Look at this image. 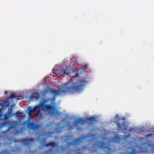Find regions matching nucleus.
<instances>
[{
    "label": "nucleus",
    "instance_id": "35",
    "mask_svg": "<svg viewBox=\"0 0 154 154\" xmlns=\"http://www.w3.org/2000/svg\"><path fill=\"white\" fill-rule=\"evenodd\" d=\"M48 134H49V135L51 134L50 132V131H49Z\"/></svg>",
    "mask_w": 154,
    "mask_h": 154
},
{
    "label": "nucleus",
    "instance_id": "23",
    "mask_svg": "<svg viewBox=\"0 0 154 154\" xmlns=\"http://www.w3.org/2000/svg\"><path fill=\"white\" fill-rule=\"evenodd\" d=\"M43 140L45 142L43 144V146H45L46 147L48 146V143H45L46 142V139L45 138H44L43 139Z\"/></svg>",
    "mask_w": 154,
    "mask_h": 154
},
{
    "label": "nucleus",
    "instance_id": "21",
    "mask_svg": "<svg viewBox=\"0 0 154 154\" xmlns=\"http://www.w3.org/2000/svg\"><path fill=\"white\" fill-rule=\"evenodd\" d=\"M137 153V151L135 149L132 150V152H130L129 154H136Z\"/></svg>",
    "mask_w": 154,
    "mask_h": 154
},
{
    "label": "nucleus",
    "instance_id": "18",
    "mask_svg": "<svg viewBox=\"0 0 154 154\" xmlns=\"http://www.w3.org/2000/svg\"><path fill=\"white\" fill-rule=\"evenodd\" d=\"M39 98V96H33L32 95H31L30 96V99L32 100H33L35 99L36 100H37Z\"/></svg>",
    "mask_w": 154,
    "mask_h": 154
},
{
    "label": "nucleus",
    "instance_id": "25",
    "mask_svg": "<svg viewBox=\"0 0 154 154\" xmlns=\"http://www.w3.org/2000/svg\"><path fill=\"white\" fill-rule=\"evenodd\" d=\"M79 74L78 72H76V73L73 76H72V77L73 78H74L75 77H78L79 76Z\"/></svg>",
    "mask_w": 154,
    "mask_h": 154
},
{
    "label": "nucleus",
    "instance_id": "26",
    "mask_svg": "<svg viewBox=\"0 0 154 154\" xmlns=\"http://www.w3.org/2000/svg\"><path fill=\"white\" fill-rule=\"evenodd\" d=\"M71 137V136L69 135H67L66 136V139H65V141L66 142L68 140H69Z\"/></svg>",
    "mask_w": 154,
    "mask_h": 154
},
{
    "label": "nucleus",
    "instance_id": "5",
    "mask_svg": "<svg viewBox=\"0 0 154 154\" xmlns=\"http://www.w3.org/2000/svg\"><path fill=\"white\" fill-rule=\"evenodd\" d=\"M28 116L27 118V122H28L27 127L29 129L35 130L39 128L40 125L38 124H35V123L30 122L31 117L32 116L31 114H28Z\"/></svg>",
    "mask_w": 154,
    "mask_h": 154
},
{
    "label": "nucleus",
    "instance_id": "1",
    "mask_svg": "<svg viewBox=\"0 0 154 154\" xmlns=\"http://www.w3.org/2000/svg\"><path fill=\"white\" fill-rule=\"evenodd\" d=\"M86 78L81 80H78L72 82L71 86L63 87L64 89H60L56 91L55 89L49 88V91L53 94V97L49 98V100L51 101L52 105L49 104V114L54 116L56 117L59 116L61 113L60 112L57 107L55 106L54 101L56 96L60 94H65L67 92L73 93L75 92L80 93L83 90L85 87L88 83Z\"/></svg>",
    "mask_w": 154,
    "mask_h": 154
},
{
    "label": "nucleus",
    "instance_id": "13",
    "mask_svg": "<svg viewBox=\"0 0 154 154\" xmlns=\"http://www.w3.org/2000/svg\"><path fill=\"white\" fill-rule=\"evenodd\" d=\"M87 120L89 122V124H92L95 120V118L94 117H91L87 118Z\"/></svg>",
    "mask_w": 154,
    "mask_h": 154
},
{
    "label": "nucleus",
    "instance_id": "6",
    "mask_svg": "<svg viewBox=\"0 0 154 154\" xmlns=\"http://www.w3.org/2000/svg\"><path fill=\"white\" fill-rule=\"evenodd\" d=\"M35 140L33 138H25L20 140V141L21 143L24 145L29 147L31 143Z\"/></svg>",
    "mask_w": 154,
    "mask_h": 154
},
{
    "label": "nucleus",
    "instance_id": "17",
    "mask_svg": "<svg viewBox=\"0 0 154 154\" xmlns=\"http://www.w3.org/2000/svg\"><path fill=\"white\" fill-rule=\"evenodd\" d=\"M13 110L12 108H9L8 109V110L7 112V114L8 115H10L11 116L12 115V111Z\"/></svg>",
    "mask_w": 154,
    "mask_h": 154
},
{
    "label": "nucleus",
    "instance_id": "37",
    "mask_svg": "<svg viewBox=\"0 0 154 154\" xmlns=\"http://www.w3.org/2000/svg\"><path fill=\"white\" fill-rule=\"evenodd\" d=\"M76 71H78V70H76Z\"/></svg>",
    "mask_w": 154,
    "mask_h": 154
},
{
    "label": "nucleus",
    "instance_id": "15",
    "mask_svg": "<svg viewBox=\"0 0 154 154\" xmlns=\"http://www.w3.org/2000/svg\"><path fill=\"white\" fill-rule=\"evenodd\" d=\"M62 128V127H61L56 128L55 129L54 131L57 133H60L62 132V131L61 130Z\"/></svg>",
    "mask_w": 154,
    "mask_h": 154
},
{
    "label": "nucleus",
    "instance_id": "8",
    "mask_svg": "<svg viewBox=\"0 0 154 154\" xmlns=\"http://www.w3.org/2000/svg\"><path fill=\"white\" fill-rule=\"evenodd\" d=\"M37 108H41V110H45V109L48 111V104H45L44 103L42 102L37 105H36Z\"/></svg>",
    "mask_w": 154,
    "mask_h": 154
},
{
    "label": "nucleus",
    "instance_id": "4",
    "mask_svg": "<svg viewBox=\"0 0 154 154\" xmlns=\"http://www.w3.org/2000/svg\"><path fill=\"white\" fill-rule=\"evenodd\" d=\"M54 72L59 74L60 75L63 76H65L66 75H68L69 74V71L67 70V67L66 66H60L59 68L56 69Z\"/></svg>",
    "mask_w": 154,
    "mask_h": 154
},
{
    "label": "nucleus",
    "instance_id": "27",
    "mask_svg": "<svg viewBox=\"0 0 154 154\" xmlns=\"http://www.w3.org/2000/svg\"><path fill=\"white\" fill-rule=\"evenodd\" d=\"M22 113L20 112V111H18L15 112V113L14 114V115L17 116V114Z\"/></svg>",
    "mask_w": 154,
    "mask_h": 154
},
{
    "label": "nucleus",
    "instance_id": "14",
    "mask_svg": "<svg viewBox=\"0 0 154 154\" xmlns=\"http://www.w3.org/2000/svg\"><path fill=\"white\" fill-rule=\"evenodd\" d=\"M0 154H11V151L7 149H3L0 152Z\"/></svg>",
    "mask_w": 154,
    "mask_h": 154
},
{
    "label": "nucleus",
    "instance_id": "16",
    "mask_svg": "<svg viewBox=\"0 0 154 154\" xmlns=\"http://www.w3.org/2000/svg\"><path fill=\"white\" fill-rule=\"evenodd\" d=\"M17 97L16 94L13 93H11L10 95L8 97V99H13L14 98H16Z\"/></svg>",
    "mask_w": 154,
    "mask_h": 154
},
{
    "label": "nucleus",
    "instance_id": "20",
    "mask_svg": "<svg viewBox=\"0 0 154 154\" xmlns=\"http://www.w3.org/2000/svg\"><path fill=\"white\" fill-rule=\"evenodd\" d=\"M8 121H5V122L1 123L0 125L2 126H4L6 125H8Z\"/></svg>",
    "mask_w": 154,
    "mask_h": 154
},
{
    "label": "nucleus",
    "instance_id": "12",
    "mask_svg": "<svg viewBox=\"0 0 154 154\" xmlns=\"http://www.w3.org/2000/svg\"><path fill=\"white\" fill-rule=\"evenodd\" d=\"M113 140L114 142L119 143H120V138L117 134L114 136Z\"/></svg>",
    "mask_w": 154,
    "mask_h": 154
},
{
    "label": "nucleus",
    "instance_id": "22",
    "mask_svg": "<svg viewBox=\"0 0 154 154\" xmlns=\"http://www.w3.org/2000/svg\"><path fill=\"white\" fill-rule=\"evenodd\" d=\"M88 67V65L87 64H85L83 66H82L81 67V69H87Z\"/></svg>",
    "mask_w": 154,
    "mask_h": 154
},
{
    "label": "nucleus",
    "instance_id": "33",
    "mask_svg": "<svg viewBox=\"0 0 154 154\" xmlns=\"http://www.w3.org/2000/svg\"><path fill=\"white\" fill-rule=\"evenodd\" d=\"M133 130V128H130L129 129V131H132Z\"/></svg>",
    "mask_w": 154,
    "mask_h": 154
},
{
    "label": "nucleus",
    "instance_id": "34",
    "mask_svg": "<svg viewBox=\"0 0 154 154\" xmlns=\"http://www.w3.org/2000/svg\"><path fill=\"white\" fill-rule=\"evenodd\" d=\"M2 116V115L0 113V117H1V116Z\"/></svg>",
    "mask_w": 154,
    "mask_h": 154
},
{
    "label": "nucleus",
    "instance_id": "31",
    "mask_svg": "<svg viewBox=\"0 0 154 154\" xmlns=\"http://www.w3.org/2000/svg\"><path fill=\"white\" fill-rule=\"evenodd\" d=\"M7 93H8V92H7V91H5L4 92V94H6Z\"/></svg>",
    "mask_w": 154,
    "mask_h": 154
},
{
    "label": "nucleus",
    "instance_id": "19",
    "mask_svg": "<svg viewBox=\"0 0 154 154\" xmlns=\"http://www.w3.org/2000/svg\"><path fill=\"white\" fill-rule=\"evenodd\" d=\"M41 110L39 109V110L37 112V113L36 114V116L41 117L42 116V113L40 112V111Z\"/></svg>",
    "mask_w": 154,
    "mask_h": 154
},
{
    "label": "nucleus",
    "instance_id": "30",
    "mask_svg": "<svg viewBox=\"0 0 154 154\" xmlns=\"http://www.w3.org/2000/svg\"><path fill=\"white\" fill-rule=\"evenodd\" d=\"M130 134H129L128 135H125V137L126 138V137H128L130 136Z\"/></svg>",
    "mask_w": 154,
    "mask_h": 154
},
{
    "label": "nucleus",
    "instance_id": "2",
    "mask_svg": "<svg viewBox=\"0 0 154 154\" xmlns=\"http://www.w3.org/2000/svg\"><path fill=\"white\" fill-rule=\"evenodd\" d=\"M116 119L115 122L117 125V129L118 131H125L127 129V126L125 125V118H120L118 115L116 116Z\"/></svg>",
    "mask_w": 154,
    "mask_h": 154
},
{
    "label": "nucleus",
    "instance_id": "32",
    "mask_svg": "<svg viewBox=\"0 0 154 154\" xmlns=\"http://www.w3.org/2000/svg\"><path fill=\"white\" fill-rule=\"evenodd\" d=\"M152 134H149V135H147V137H149V136H152Z\"/></svg>",
    "mask_w": 154,
    "mask_h": 154
},
{
    "label": "nucleus",
    "instance_id": "28",
    "mask_svg": "<svg viewBox=\"0 0 154 154\" xmlns=\"http://www.w3.org/2000/svg\"><path fill=\"white\" fill-rule=\"evenodd\" d=\"M0 102H2V103H0V105H1V106H2L3 105V104L4 103V100H0Z\"/></svg>",
    "mask_w": 154,
    "mask_h": 154
},
{
    "label": "nucleus",
    "instance_id": "3",
    "mask_svg": "<svg viewBox=\"0 0 154 154\" xmlns=\"http://www.w3.org/2000/svg\"><path fill=\"white\" fill-rule=\"evenodd\" d=\"M49 146H50L51 147V149H49V153L58 152V148L61 149L62 152L64 151L65 149V147L61 146H58V143H56L54 142L49 143Z\"/></svg>",
    "mask_w": 154,
    "mask_h": 154
},
{
    "label": "nucleus",
    "instance_id": "36",
    "mask_svg": "<svg viewBox=\"0 0 154 154\" xmlns=\"http://www.w3.org/2000/svg\"><path fill=\"white\" fill-rule=\"evenodd\" d=\"M48 153V151H46V153Z\"/></svg>",
    "mask_w": 154,
    "mask_h": 154
},
{
    "label": "nucleus",
    "instance_id": "9",
    "mask_svg": "<svg viewBox=\"0 0 154 154\" xmlns=\"http://www.w3.org/2000/svg\"><path fill=\"white\" fill-rule=\"evenodd\" d=\"M81 139V137L75 138L74 139V141L71 142H68L67 143V146L68 148L70 147L71 146H75L77 145L80 142Z\"/></svg>",
    "mask_w": 154,
    "mask_h": 154
},
{
    "label": "nucleus",
    "instance_id": "29",
    "mask_svg": "<svg viewBox=\"0 0 154 154\" xmlns=\"http://www.w3.org/2000/svg\"><path fill=\"white\" fill-rule=\"evenodd\" d=\"M11 127H9L6 130V132H7L8 131H9L11 128Z\"/></svg>",
    "mask_w": 154,
    "mask_h": 154
},
{
    "label": "nucleus",
    "instance_id": "24",
    "mask_svg": "<svg viewBox=\"0 0 154 154\" xmlns=\"http://www.w3.org/2000/svg\"><path fill=\"white\" fill-rule=\"evenodd\" d=\"M9 116H10V115H8L7 114H4V116L5 119L6 120L8 119L9 118Z\"/></svg>",
    "mask_w": 154,
    "mask_h": 154
},
{
    "label": "nucleus",
    "instance_id": "11",
    "mask_svg": "<svg viewBox=\"0 0 154 154\" xmlns=\"http://www.w3.org/2000/svg\"><path fill=\"white\" fill-rule=\"evenodd\" d=\"M36 109L37 108L36 105L33 108L30 106H29L28 108V114H31V112L35 111Z\"/></svg>",
    "mask_w": 154,
    "mask_h": 154
},
{
    "label": "nucleus",
    "instance_id": "10",
    "mask_svg": "<svg viewBox=\"0 0 154 154\" xmlns=\"http://www.w3.org/2000/svg\"><path fill=\"white\" fill-rule=\"evenodd\" d=\"M85 122V121L82 118L78 119L76 121L74 122L75 126L78 129H79V127L78 126V123H80L81 125H83Z\"/></svg>",
    "mask_w": 154,
    "mask_h": 154
},
{
    "label": "nucleus",
    "instance_id": "7",
    "mask_svg": "<svg viewBox=\"0 0 154 154\" xmlns=\"http://www.w3.org/2000/svg\"><path fill=\"white\" fill-rule=\"evenodd\" d=\"M100 147L106 153L108 154L112 152V149L109 146H107L106 143L101 142Z\"/></svg>",
    "mask_w": 154,
    "mask_h": 154
}]
</instances>
